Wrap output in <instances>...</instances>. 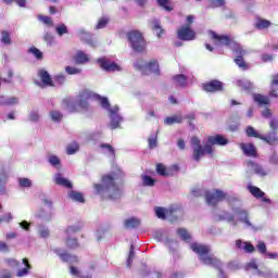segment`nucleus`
I'll return each instance as SVG.
<instances>
[{"label": "nucleus", "instance_id": "16", "mask_svg": "<svg viewBox=\"0 0 278 278\" xmlns=\"http://www.w3.org/2000/svg\"><path fill=\"white\" fill-rule=\"evenodd\" d=\"M204 90L206 92H218L219 90H223V83L218 80L206 83L204 85Z\"/></svg>", "mask_w": 278, "mask_h": 278}, {"label": "nucleus", "instance_id": "28", "mask_svg": "<svg viewBox=\"0 0 278 278\" xmlns=\"http://www.w3.org/2000/svg\"><path fill=\"white\" fill-rule=\"evenodd\" d=\"M262 140L267 142V144H276L277 143V132L271 131L267 136H263Z\"/></svg>", "mask_w": 278, "mask_h": 278}, {"label": "nucleus", "instance_id": "33", "mask_svg": "<svg viewBox=\"0 0 278 278\" xmlns=\"http://www.w3.org/2000/svg\"><path fill=\"white\" fill-rule=\"evenodd\" d=\"M37 233L38 236H40L41 238H47L48 236L51 235V231L49 230V227L45 226V225H39L37 227Z\"/></svg>", "mask_w": 278, "mask_h": 278}, {"label": "nucleus", "instance_id": "51", "mask_svg": "<svg viewBox=\"0 0 278 278\" xmlns=\"http://www.w3.org/2000/svg\"><path fill=\"white\" fill-rule=\"evenodd\" d=\"M56 34H59L60 36H64V34H68V28L64 25V24H60L59 26H56Z\"/></svg>", "mask_w": 278, "mask_h": 278}, {"label": "nucleus", "instance_id": "59", "mask_svg": "<svg viewBox=\"0 0 278 278\" xmlns=\"http://www.w3.org/2000/svg\"><path fill=\"white\" fill-rule=\"evenodd\" d=\"M55 84H59V86H62L66 81V77L64 75H58L54 78Z\"/></svg>", "mask_w": 278, "mask_h": 278}, {"label": "nucleus", "instance_id": "7", "mask_svg": "<svg viewBox=\"0 0 278 278\" xmlns=\"http://www.w3.org/2000/svg\"><path fill=\"white\" fill-rule=\"evenodd\" d=\"M128 41L132 51L136 53H144L147 51V40H144L142 33L138 30L128 33Z\"/></svg>", "mask_w": 278, "mask_h": 278}, {"label": "nucleus", "instance_id": "32", "mask_svg": "<svg viewBox=\"0 0 278 278\" xmlns=\"http://www.w3.org/2000/svg\"><path fill=\"white\" fill-rule=\"evenodd\" d=\"M245 134L249 136V138H260V140L264 138V136L260 135V132H257V130H255L252 126L247 127Z\"/></svg>", "mask_w": 278, "mask_h": 278}, {"label": "nucleus", "instance_id": "60", "mask_svg": "<svg viewBox=\"0 0 278 278\" xmlns=\"http://www.w3.org/2000/svg\"><path fill=\"white\" fill-rule=\"evenodd\" d=\"M256 249L260 251V253L266 254V243L260 241Z\"/></svg>", "mask_w": 278, "mask_h": 278}, {"label": "nucleus", "instance_id": "21", "mask_svg": "<svg viewBox=\"0 0 278 278\" xmlns=\"http://www.w3.org/2000/svg\"><path fill=\"white\" fill-rule=\"evenodd\" d=\"M269 97H278V74L271 76Z\"/></svg>", "mask_w": 278, "mask_h": 278}, {"label": "nucleus", "instance_id": "29", "mask_svg": "<svg viewBox=\"0 0 278 278\" xmlns=\"http://www.w3.org/2000/svg\"><path fill=\"white\" fill-rule=\"evenodd\" d=\"M49 116H50L51 121H53V123H60V121H62V118H64V115H62V112H60L58 110L50 111Z\"/></svg>", "mask_w": 278, "mask_h": 278}, {"label": "nucleus", "instance_id": "40", "mask_svg": "<svg viewBox=\"0 0 278 278\" xmlns=\"http://www.w3.org/2000/svg\"><path fill=\"white\" fill-rule=\"evenodd\" d=\"M28 121H30V123H38V121H40V112L38 110L30 111Z\"/></svg>", "mask_w": 278, "mask_h": 278}, {"label": "nucleus", "instance_id": "34", "mask_svg": "<svg viewBox=\"0 0 278 278\" xmlns=\"http://www.w3.org/2000/svg\"><path fill=\"white\" fill-rule=\"evenodd\" d=\"M177 235L181 240H185V242H190V232L186 228H178Z\"/></svg>", "mask_w": 278, "mask_h": 278}, {"label": "nucleus", "instance_id": "48", "mask_svg": "<svg viewBox=\"0 0 278 278\" xmlns=\"http://www.w3.org/2000/svg\"><path fill=\"white\" fill-rule=\"evenodd\" d=\"M247 270H252L253 275H260V269H257L255 261H252L247 265Z\"/></svg>", "mask_w": 278, "mask_h": 278}, {"label": "nucleus", "instance_id": "38", "mask_svg": "<svg viewBox=\"0 0 278 278\" xmlns=\"http://www.w3.org/2000/svg\"><path fill=\"white\" fill-rule=\"evenodd\" d=\"M255 26L257 29H268L270 27V21L260 18L256 21Z\"/></svg>", "mask_w": 278, "mask_h": 278}, {"label": "nucleus", "instance_id": "25", "mask_svg": "<svg viewBox=\"0 0 278 278\" xmlns=\"http://www.w3.org/2000/svg\"><path fill=\"white\" fill-rule=\"evenodd\" d=\"M77 231H81V225L68 226L64 231L61 232V236H71V233H77Z\"/></svg>", "mask_w": 278, "mask_h": 278}, {"label": "nucleus", "instance_id": "57", "mask_svg": "<svg viewBox=\"0 0 278 278\" xmlns=\"http://www.w3.org/2000/svg\"><path fill=\"white\" fill-rule=\"evenodd\" d=\"M29 53H31L33 55H35V58H37V60H42V52L37 49V48H30L29 49Z\"/></svg>", "mask_w": 278, "mask_h": 278}, {"label": "nucleus", "instance_id": "15", "mask_svg": "<svg viewBox=\"0 0 278 278\" xmlns=\"http://www.w3.org/2000/svg\"><path fill=\"white\" fill-rule=\"evenodd\" d=\"M54 184H56V186H62L63 188H73V182H71V180H68L67 178L63 177L62 174L54 175Z\"/></svg>", "mask_w": 278, "mask_h": 278}, {"label": "nucleus", "instance_id": "4", "mask_svg": "<svg viewBox=\"0 0 278 278\" xmlns=\"http://www.w3.org/2000/svg\"><path fill=\"white\" fill-rule=\"evenodd\" d=\"M210 36L215 47H229L232 49V51H235V53L238 55L235 59V63L237 66H239V68L247 71V63H244V59H242L243 55H247V51L242 49V46L233 40V37H229L227 35H218L214 31H210Z\"/></svg>", "mask_w": 278, "mask_h": 278}, {"label": "nucleus", "instance_id": "63", "mask_svg": "<svg viewBox=\"0 0 278 278\" xmlns=\"http://www.w3.org/2000/svg\"><path fill=\"white\" fill-rule=\"evenodd\" d=\"M269 127H270V129H273V131H276V129H278V121L271 119L269 123Z\"/></svg>", "mask_w": 278, "mask_h": 278}, {"label": "nucleus", "instance_id": "17", "mask_svg": "<svg viewBox=\"0 0 278 278\" xmlns=\"http://www.w3.org/2000/svg\"><path fill=\"white\" fill-rule=\"evenodd\" d=\"M236 247L237 249H240L241 251H244L245 253H253L255 251V247L251 244L250 242L242 241V240H237L236 241Z\"/></svg>", "mask_w": 278, "mask_h": 278}, {"label": "nucleus", "instance_id": "62", "mask_svg": "<svg viewBox=\"0 0 278 278\" xmlns=\"http://www.w3.org/2000/svg\"><path fill=\"white\" fill-rule=\"evenodd\" d=\"M160 277H162L161 273H159V271H151L144 278H160Z\"/></svg>", "mask_w": 278, "mask_h": 278}, {"label": "nucleus", "instance_id": "50", "mask_svg": "<svg viewBox=\"0 0 278 278\" xmlns=\"http://www.w3.org/2000/svg\"><path fill=\"white\" fill-rule=\"evenodd\" d=\"M108 23H110V20L108 17H101L97 24V29H103Z\"/></svg>", "mask_w": 278, "mask_h": 278}, {"label": "nucleus", "instance_id": "18", "mask_svg": "<svg viewBox=\"0 0 278 278\" xmlns=\"http://www.w3.org/2000/svg\"><path fill=\"white\" fill-rule=\"evenodd\" d=\"M76 64H88L90 62V55L86 52L78 50L74 56Z\"/></svg>", "mask_w": 278, "mask_h": 278}, {"label": "nucleus", "instance_id": "8", "mask_svg": "<svg viewBox=\"0 0 278 278\" xmlns=\"http://www.w3.org/2000/svg\"><path fill=\"white\" fill-rule=\"evenodd\" d=\"M134 66L144 75H160V63L155 59H152L149 62L137 60L134 63Z\"/></svg>", "mask_w": 278, "mask_h": 278}, {"label": "nucleus", "instance_id": "23", "mask_svg": "<svg viewBox=\"0 0 278 278\" xmlns=\"http://www.w3.org/2000/svg\"><path fill=\"white\" fill-rule=\"evenodd\" d=\"M18 98L16 97H0V105H17Z\"/></svg>", "mask_w": 278, "mask_h": 278}, {"label": "nucleus", "instance_id": "10", "mask_svg": "<svg viewBox=\"0 0 278 278\" xmlns=\"http://www.w3.org/2000/svg\"><path fill=\"white\" fill-rule=\"evenodd\" d=\"M226 198L227 193L218 189L206 192L205 197L207 205H217L220 201H225Z\"/></svg>", "mask_w": 278, "mask_h": 278}, {"label": "nucleus", "instance_id": "9", "mask_svg": "<svg viewBox=\"0 0 278 278\" xmlns=\"http://www.w3.org/2000/svg\"><path fill=\"white\" fill-rule=\"evenodd\" d=\"M98 64L102 71H105L106 73H118L123 71V67H121L119 64L114 63V61L103 56L98 59Z\"/></svg>", "mask_w": 278, "mask_h": 278}, {"label": "nucleus", "instance_id": "45", "mask_svg": "<svg viewBox=\"0 0 278 278\" xmlns=\"http://www.w3.org/2000/svg\"><path fill=\"white\" fill-rule=\"evenodd\" d=\"M48 162L49 164H51V166H55V167L60 166L61 164L60 157H58V155L55 154H50L48 156Z\"/></svg>", "mask_w": 278, "mask_h": 278}, {"label": "nucleus", "instance_id": "61", "mask_svg": "<svg viewBox=\"0 0 278 278\" xmlns=\"http://www.w3.org/2000/svg\"><path fill=\"white\" fill-rule=\"evenodd\" d=\"M66 244L70 249H76L78 247L77 239H68Z\"/></svg>", "mask_w": 278, "mask_h": 278}, {"label": "nucleus", "instance_id": "12", "mask_svg": "<svg viewBox=\"0 0 278 278\" xmlns=\"http://www.w3.org/2000/svg\"><path fill=\"white\" fill-rule=\"evenodd\" d=\"M248 170L255 173V175H258L260 177H266V175H268V170L264 169L262 165L254 163L253 161L248 162Z\"/></svg>", "mask_w": 278, "mask_h": 278}, {"label": "nucleus", "instance_id": "22", "mask_svg": "<svg viewBox=\"0 0 278 278\" xmlns=\"http://www.w3.org/2000/svg\"><path fill=\"white\" fill-rule=\"evenodd\" d=\"M253 101L254 103H257V105H268V103H270V99H268V97L260 93L253 94Z\"/></svg>", "mask_w": 278, "mask_h": 278}, {"label": "nucleus", "instance_id": "55", "mask_svg": "<svg viewBox=\"0 0 278 278\" xmlns=\"http://www.w3.org/2000/svg\"><path fill=\"white\" fill-rule=\"evenodd\" d=\"M157 3L161 8H164L166 12H172L173 8L168 5V0H157Z\"/></svg>", "mask_w": 278, "mask_h": 278}, {"label": "nucleus", "instance_id": "52", "mask_svg": "<svg viewBox=\"0 0 278 278\" xmlns=\"http://www.w3.org/2000/svg\"><path fill=\"white\" fill-rule=\"evenodd\" d=\"M65 71L68 75H79V73H81V70L73 66H66Z\"/></svg>", "mask_w": 278, "mask_h": 278}, {"label": "nucleus", "instance_id": "19", "mask_svg": "<svg viewBox=\"0 0 278 278\" xmlns=\"http://www.w3.org/2000/svg\"><path fill=\"white\" fill-rule=\"evenodd\" d=\"M38 75H39L43 86H55V84H53V80L51 79V75H49V72H47L45 70H40L38 72Z\"/></svg>", "mask_w": 278, "mask_h": 278}, {"label": "nucleus", "instance_id": "36", "mask_svg": "<svg viewBox=\"0 0 278 278\" xmlns=\"http://www.w3.org/2000/svg\"><path fill=\"white\" fill-rule=\"evenodd\" d=\"M8 181V176L5 173L0 172V194H5V184Z\"/></svg>", "mask_w": 278, "mask_h": 278}, {"label": "nucleus", "instance_id": "53", "mask_svg": "<svg viewBox=\"0 0 278 278\" xmlns=\"http://www.w3.org/2000/svg\"><path fill=\"white\" fill-rule=\"evenodd\" d=\"M211 8H223L225 0H208Z\"/></svg>", "mask_w": 278, "mask_h": 278}, {"label": "nucleus", "instance_id": "54", "mask_svg": "<svg viewBox=\"0 0 278 278\" xmlns=\"http://www.w3.org/2000/svg\"><path fill=\"white\" fill-rule=\"evenodd\" d=\"M153 30H154V34L157 36V38H162V36H164V29H162L160 24H154Z\"/></svg>", "mask_w": 278, "mask_h": 278}, {"label": "nucleus", "instance_id": "14", "mask_svg": "<svg viewBox=\"0 0 278 278\" xmlns=\"http://www.w3.org/2000/svg\"><path fill=\"white\" fill-rule=\"evenodd\" d=\"M248 190H249V192L252 193V195L255 197V199H262V201H263L264 203H270V199L264 198V194H265V193H264V191H262L261 188H257V187H255V186L249 185V186H248Z\"/></svg>", "mask_w": 278, "mask_h": 278}, {"label": "nucleus", "instance_id": "37", "mask_svg": "<svg viewBox=\"0 0 278 278\" xmlns=\"http://www.w3.org/2000/svg\"><path fill=\"white\" fill-rule=\"evenodd\" d=\"M156 173H157V175H161L162 177H168V175H170V173L168 172V168H166V166H164V164L156 165Z\"/></svg>", "mask_w": 278, "mask_h": 278}, {"label": "nucleus", "instance_id": "46", "mask_svg": "<svg viewBox=\"0 0 278 278\" xmlns=\"http://www.w3.org/2000/svg\"><path fill=\"white\" fill-rule=\"evenodd\" d=\"M60 257L63 262H68L70 264H75V262H77V256L71 254H60Z\"/></svg>", "mask_w": 278, "mask_h": 278}, {"label": "nucleus", "instance_id": "11", "mask_svg": "<svg viewBox=\"0 0 278 278\" xmlns=\"http://www.w3.org/2000/svg\"><path fill=\"white\" fill-rule=\"evenodd\" d=\"M178 38L179 40L190 41L197 38V33L190 28V25L181 26L178 29Z\"/></svg>", "mask_w": 278, "mask_h": 278}, {"label": "nucleus", "instance_id": "41", "mask_svg": "<svg viewBox=\"0 0 278 278\" xmlns=\"http://www.w3.org/2000/svg\"><path fill=\"white\" fill-rule=\"evenodd\" d=\"M182 118L181 115H174L172 117L165 118V125H175V123H181Z\"/></svg>", "mask_w": 278, "mask_h": 278}, {"label": "nucleus", "instance_id": "58", "mask_svg": "<svg viewBox=\"0 0 278 278\" xmlns=\"http://www.w3.org/2000/svg\"><path fill=\"white\" fill-rule=\"evenodd\" d=\"M134 257H136V252H134V245H131L128 260H127V266H131V263L134 262Z\"/></svg>", "mask_w": 278, "mask_h": 278}, {"label": "nucleus", "instance_id": "31", "mask_svg": "<svg viewBox=\"0 0 278 278\" xmlns=\"http://www.w3.org/2000/svg\"><path fill=\"white\" fill-rule=\"evenodd\" d=\"M68 197L70 199H72V201H76L77 203H84V194H81L80 192L77 191H70L68 192Z\"/></svg>", "mask_w": 278, "mask_h": 278}, {"label": "nucleus", "instance_id": "5", "mask_svg": "<svg viewBox=\"0 0 278 278\" xmlns=\"http://www.w3.org/2000/svg\"><path fill=\"white\" fill-rule=\"evenodd\" d=\"M190 249L193 253H197L202 264L205 266H215V268L220 269L222 263L216 258V256H214V254H210L212 253L210 245L193 242L190 244Z\"/></svg>", "mask_w": 278, "mask_h": 278}, {"label": "nucleus", "instance_id": "3", "mask_svg": "<svg viewBox=\"0 0 278 278\" xmlns=\"http://www.w3.org/2000/svg\"><path fill=\"white\" fill-rule=\"evenodd\" d=\"M214 144L218 147H225V144H229V140L222 135H214L207 138V141L204 146L201 144V140L197 137L191 138V148H192V159L194 162H201V157L205 155H213Z\"/></svg>", "mask_w": 278, "mask_h": 278}, {"label": "nucleus", "instance_id": "64", "mask_svg": "<svg viewBox=\"0 0 278 278\" xmlns=\"http://www.w3.org/2000/svg\"><path fill=\"white\" fill-rule=\"evenodd\" d=\"M270 164H278V154L274 153L269 159Z\"/></svg>", "mask_w": 278, "mask_h": 278}, {"label": "nucleus", "instance_id": "43", "mask_svg": "<svg viewBox=\"0 0 278 278\" xmlns=\"http://www.w3.org/2000/svg\"><path fill=\"white\" fill-rule=\"evenodd\" d=\"M186 76L184 74L176 75L174 77V84H176L177 86L184 87L186 86Z\"/></svg>", "mask_w": 278, "mask_h": 278}, {"label": "nucleus", "instance_id": "47", "mask_svg": "<svg viewBox=\"0 0 278 278\" xmlns=\"http://www.w3.org/2000/svg\"><path fill=\"white\" fill-rule=\"evenodd\" d=\"M38 20L43 23V25H47V27H53V20L49 16L39 15Z\"/></svg>", "mask_w": 278, "mask_h": 278}, {"label": "nucleus", "instance_id": "6", "mask_svg": "<svg viewBox=\"0 0 278 278\" xmlns=\"http://www.w3.org/2000/svg\"><path fill=\"white\" fill-rule=\"evenodd\" d=\"M215 220H227V223L232 225V227L238 226V223H242V225L248 227V229H253V224H251V220L249 219V212L243 208L235 210V215L227 212H222L220 214L216 215Z\"/></svg>", "mask_w": 278, "mask_h": 278}, {"label": "nucleus", "instance_id": "42", "mask_svg": "<svg viewBox=\"0 0 278 278\" xmlns=\"http://www.w3.org/2000/svg\"><path fill=\"white\" fill-rule=\"evenodd\" d=\"M142 186L153 187L155 186V179H152L150 176L142 175L141 176Z\"/></svg>", "mask_w": 278, "mask_h": 278}, {"label": "nucleus", "instance_id": "2", "mask_svg": "<svg viewBox=\"0 0 278 278\" xmlns=\"http://www.w3.org/2000/svg\"><path fill=\"white\" fill-rule=\"evenodd\" d=\"M123 177H125V174L121 169H117L116 173L103 176L102 185H93L97 194H100L102 199L117 201V199L123 197V189L116 185V181L123 179Z\"/></svg>", "mask_w": 278, "mask_h": 278}, {"label": "nucleus", "instance_id": "30", "mask_svg": "<svg viewBox=\"0 0 278 278\" xmlns=\"http://www.w3.org/2000/svg\"><path fill=\"white\" fill-rule=\"evenodd\" d=\"M79 151V143L73 141L72 143L67 144L66 153L67 155H75Z\"/></svg>", "mask_w": 278, "mask_h": 278}, {"label": "nucleus", "instance_id": "27", "mask_svg": "<svg viewBox=\"0 0 278 278\" xmlns=\"http://www.w3.org/2000/svg\"><path fill=\"white\" fill-rule=\"evenodd\" d=\"M168 214H173V210H166L164 207H156L155 208V215L157 216V218H166V216H168Z\"/></svg>", "mask_w": 278, "mask_h": 278}, {"label": "nucleus", "instance_id": "20", "mask_svg": "<svg viewBox=\"0 0 278 278\" xmlns=\"http://www.w3.org/2000/svg\"><path fill=\"white\" fill-rule=\"evenodd\" d=\"M22 264H24L25 267L17 270L16 277H27L29 275V270H31V265L27 258H23Z\"/></svg>", "mask_w": 278, "mask_h": 278}, {"label": "nucleus", "instance_id": "1", "mask_svg": "<svg viewBox=\"0 0 278 278\" xmlns=\"http://www.w3.org/2000/svg\"><path fill=\"white\" fill-rule=\"evenodd\" d=\"M94 100L99 101L102 108L109 111L111 118V123L109 125L110 129H118V127H121V123H123V117L118 114V106L115 105L110 108V101H108V98H102L90 90L81 91L75 101L64 100L63 105L64 109L70 113L88 112V110H90V102Z\"/></svg>", "mask_w": 278, "mask_h": 278}, {"label": "nucleus", "instance_id": "49", "mask_svg": "<svg viewBox=\"0 0 278 278\" xmlns=\"http://www.w3.org/2000/svg\"><path fill=\"white\" fill-rule=\"evenodd\" d=\"M148 142H149L150 149H155V147H157V135L156 134L152 135L149 138Z\"/></svg>", "mask_w": 278, "mask_h": 278}, {"label": "nucleus", "instance_id": "56", "mask_svg": "<svg viewBox=\"0 0 278 278\" xmlns=\"http://www.w3.org/2000/svg\"><path fill=\"white\" fill-rule=\"evenodd\" d=\"M12 218H14L12 216V213H4L1 217H0V224L1 223H11Z\"/></svg>", "mask_w": 278, "mask_h": 278}, {"label": "nucleus", "instance_id": "26", "mask_svg": "<svg viewBox=\"0 0 278 278\" xmlns=\"http://www.w3.org/2000/svg\"><path fill=\"white\" fill-rule=\"evenodd\" d=\"M237 86L241 88L242 90H252L253 83L247 79H239L237 80Z\"/></svg>", "mask_w": 278, "mask_h": 278}, {"label": "nucleus", "instance_id": "39", "mask_svg": "<svg viewBox=\"0 0 278 278\" xmlns=\"http://www.w3.org/2000/svg\"><path fill=\"white\" fill-rule=\"evenodd\" d=\"M17 181L20 188H31V186H34V182H31L29 178H18Z\"/></svg>", "mask_w": 278, "mask_h": 278}, {"label": "nucleus", "instance_id": "13", "mask_svg": "<svg viewBox=\"0 0 278 278\" xmlns=\"http://www.w3.org/2000/svg\"><path fill=\"white\" fill-rule=\"evenodd\" d=\"M240 149L248 157H257V149L253 143H241Z\"/></svg>", "mask_w": 278, "mask_h": 278}, {"label": "nucleus", "instance_id": "44", "mask_svg": "<svg viewBox=\"0 0 278 278\" xmlns=\"http://www.w3.org/2000/svg\"><path fill=\"white\" fill-rule=\"evenodd\" d=\"M100 148H101L102 153H105L106 155L114 156V148H112V146L103 143L100 146Z\"/></svg>", "mask_w": 278, "mask_h": 278}, {"label": "nucleus", "instance_id": "24", "mask_svg": "<svg viewBox=\"0 0 278 278\" xmlns=\"http://www.w3.org/2000/svg\"><path fill=\"white\" fill-rule=\"evenodd\" d=\"M126 229H136V227H140V219L136 217H130L125 220Z\"/></svg>", "mask_w": 278, "mask_h": 278}, {"label": "nucleus", "instance_id": "35", "mask_svg": "<svg viewBox=\"0 0 278 278\" xmlns=\"http://www.w3.org/2000/svg\"><path fill=\"white\" fill-rule=\"evenodd\" d=\"M0 40L2 45H12V38L10 37V33L8 30H2L0 34Z\"/></svg>", "mask_w": 278, "mask_h": 278}]
</instances>
